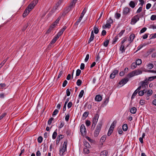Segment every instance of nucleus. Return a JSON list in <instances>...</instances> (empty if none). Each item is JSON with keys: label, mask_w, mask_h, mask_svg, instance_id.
Listing matches in <instances>:
<instances>
[{"label": "nucleus", "mask_w": 156, "mask_h": 156, "mask_svg": "<svg viewBox=\"0 0 156 156\" xmlns=\"http://www.w3.org/2000/svg\"><path fill=\"white\" fill-rule=\"evenodd\" d=\"M148 82L147 79H146L144 81H142L140 83V86L137 88L138 90H139L141 89H144L148 87Z\"/></svg>", "instance_id": "f257e3e1"}, {"label": "nucleus", "mask_w": 156, "mask_h": 156, "mask_svg": "<svg viewBox=\"0 0 156 156\" xmlns=\"http://www.w3.org/2000/svg\"><path fill=\"white\" fill-rule=\"evenodd\" d=\"M113 23V20L111 17H110L107 21L106 23L105 24L103 25L102 27L104 29L110 28L111 27V24Z\"/></svg>", "instance_id": "f03ea898"}, {"label": "nucleus", "mask_w": 156, "mask_h": 156, "mask_svg": "<svg viewBox=\"0 0 156 156\" xmlns=\"http://www.w3.org/2000/svg\"><path fill=\"white\" fill-rule=\"evenodd\" d=\"M131 9L130 8L126 7L123 8L122 11L123 16L124 17L129 15Z\"/></svg>", "instance_id": "7ed1b4c3"}, {"label": "nucleus", "mask_w": 156, "mask_h": 156, "mask_svg": "<svg viewBox=\"0 0 156 156\" xmlns=\"http://www.w3.org/2000/svg\"><path fill=\"white\" fill-rule=\"evenodd\" d=\"M38 0H34L28 5L27 8L29 11H31L37 4Z\"/></svg>", "instance_id": "20e7f679"}, {"label": "nucleus", "mask_w": 156, "mask_h": 156, "mask_svg": "<svg viewBox=\"0 0 156 156\" xmlns=\"http://www.w3.org/2000/svg\"><path fill=\"white\" fill-rule=\"evenodd\" d=\"M67 143V140H66L63 143L62 148L60 150V154L62 156L63 155L64 152L66 151Z\"/></svg>", "instance_id": "39448f33"}, {"label": "nucleus", "mask_w": 156, "mask_h": 156, "mask_svg": "<svg viewBox=\"0 0 156 156\" xmlns=\"http://www.w3.org/2000/svg\"><path fill=\"white\" fill-rule=\"evenodd\" d=\"M60 19V17H59L56 20L54 23H53L51 25V28L52 29L53 28H56L57 27V26H58L59 24V21Z\"/></svg>", "instance_id": "423d86ee"}, {"label": "nucleus", "mask_w": 156, "mask_h": 156, "mask_svg": "<svg viewBox=\"0 0 156 156\" xmlns=\"http://www.w3.org/2000/svg\"><path fill=\"white\" fill-rule=\"evenodd\" d=\"M116 122L114 121L111 124V125L109 129L108 133V136H109L112 133V132L113 131V130L115 126V125L116 123Z\"/></svg>", "instance_id": "0eeeda50"}, {"label": "nucleus", "mask_w": 156, "mask_h": 156, "mask_svg": "<svg viewBox=\"0 0 156 156\" xmlns=\"http://www.w3.org/2000/svg\"><path fill=\"white\" fill-rule=\"evenodd\" d=\"M75 4L76 3H74V2H72L70 3V5L66 8L65 12L67 13L70 11L74 7Z\"/></svg>", "instance_id": "6e6552de"}, {"label": "nucleus", "mask_w": 156, "mask_h": 156, "mask_svg": "<svg viewBox=\"0 0 156 156\" xmlns=\"http://www.w3.org/2000/svg\"><path fill=\"white\" fill-rule=\"evenodd\" d=\"M98 118L99 115L98 114H95L93 119L92 126H94V127L96 123L97 122Z\"/></svg>", "instance_id": "1a4fd4ad"}, {"label": "nucleus", "mask_w": 156, "mask_h": 156, "mask_svg": "<svg viewBox=\"0 0 156 156\" xmlns=\"http://www.w3.org/2000/svg\"><path fill=\"white\" fill-rule=\"evenodd\" d=\"M129 80V79L127 78H125L123 79L119 83V84L122 86L124 85Z\"/></svg>", "instance_id": "9d476101"}, {"label": "nucleus", "mask_w": 156, "mask_h": 156, "mask_svg": "<svg viewBox=\"0 0 156 156\" xmlns=\"http://www.w3.org/2000/svg\"><path fill=\"white\" fill-rule=\"evenodd\" d=\"M139 20V18L138 15H136L132 19L131 22L134 23H136Z\"/></svg>", "instance_id": "9b49d317"}, {"label": "nucleus", "mask_w": 156, "mask_h": 156, "mask_svg": "<svg viewBox=\"0 0 156 156\" xmlns=\"http://www.w3.org/2000/svg\"><path fill=\"white\" fill-rule=\"evenodd\" d=\"M118 70H114L111 74L110 76V78L112 79H113L115 77V75L118 73Z\"/></svg>", "instance_id": "f8f14e48"}, {"label": "nucleus", "mask_w": 156, "mask_h": 156, "mask_svg": "<svg viewBox=\"0 0 156 156\" xmlns=\"http://www.w3.org/2000/svg\"><path fill=\"white\" fill-rule=\"evenodd\" d=\"M80 132L81 133L83 134H84L86 132V128L84 125L83 124H82L80 128Z\"/></svg>", "instance_id": "ddd939ff"}, {"label": "nucleus", "mask_w": 156, "mask_h": 156, "mask_svg": "<svg viewBox=\"0 0 156 156\" xmlns=\"http://www.w3.org/2000/svg\"><path fill=\"white\" fill-rule=\"evenodd\" d=\"M142 90L138 91V94L140 96H143L144 93H146L147 92V90L144 89H142Z\"/></svg>", "instance_id": "4468645a"}, {"label": "nucleus", "mask_w": 156, "mask_h": 156, "mask_svg": "<svg viewBox=\"0 0 156 156\" xmlns=\"http://www.w3.org/2000/svg\"><path fill=\"white\" fill-rule=\"evenodd\" d=\"M30 12V11H29V10L26 8L23 14V17L24 18L26 17L29 13Z\"/></svg>", "instance_id": "2eb2a0df"}, {"label": "nucleus", "mask_w": 156, "mask_h": 156, "mask_svg": "<svg viewBox=\"0 0 156 156\" xmlns=\"http://www.w3.org/2000/svg\"><path fill=\"white\" fill-rule=\"evenodd\" d=\"M94 34L93 31L92 30L91 33L90 37L88 41V43H90L91 41H92L94 39Z\"/></svg>", "instance_id": "dca6fc26"}, {"label": "nucleus", "mask_w": 156, "mask_h": 156, "mask_svg": "<svg viewBox=\"0 0 156 156\" xmlns=\"http://www.w3.org/2000/svg\"><path fill=\"white\" fill-rule=\"evenodd\" d=\"M135 76L138 75L142 73V71L140 69L136 70L134 71Z\"/></svg>", "instance_id": "f3484780"}, {"label": "nucleus", "mask_w": 156, "mask_h": 156, "mask_svg": "<svg viewBox=\"0 0 156 156\" xmlns=\"http://www.w3.org/2000/svg\"><path fill=\"white\" fill-rule=\"evenodd\" d=\"M129 5L130 7L133 9L136 6L135 4L133 1H130L129 2Z\"/></svg>", "instance_id": "a211bd4d"}, {"label": "nucleus", "mask_w": 156, "mask_h": 156, "mask_svg": "<svg viewBox=\"0 0 156 156\" xmlns=\"http://www.w3.org/2000/svg\"><path fill=\"white\" fill-rule=\"evenodd\" d=\"M58 38L56 37H55L52 40L51 42L50 43V44H49V46L51 47L52 45H53V44H54L55 42L57 40Z\"/></svg>", "instance_id": "6ab92c4d"}, {"label": "nucleus", "mask_w": 156, "mask_h": 156, "mask_svg": "<svg viewBox=\"0 0 156 156\" xmlns=\"http://www.w3.org/2000/svg\"><path fill=\"white\" fill-rule=\"evenodd\" d=\"M102 126V123L101 122L99 123L98 124V125L96 127V130L99 131L100 132Z\"/></svg>", "instance_id": "aec40b11"}, {"label": "nucleus", "mask_w": 156, "mask_h": 156, "mask_svg": "<svg viewBox=\"0 0 156 156\" xmlns=\"http://www.w3.org/2000/svg\"><path fill=\"white\" fill-rule=\"evenodd\" d=\"M108 152L106 150H104L101 153V156H106L108 154Z\"/></svg>", "instance_id": "412c9836"}, {"label": "nucleus", "mask_w": 156, "mask_h": 156, "mask_svg": "<svg viewBox=\"0 0 156 156\" xmlns=\"http://www.w3.org/2000/svg\"><path fill=\"white\" fill-rule=\"evenodd\" d=\"M95 99L97 101H100L102 100V97L100 95H97L95 97Z\"/></svg>", "instance_id": "4be33fe9"}, {"label": "nucleus", "mask_w": 156, "mask_h": 156, "mask_svg": "<svg viewBox=\"0 0 156 156\" xmlns=\"http://www.w3.org/2000/svg\"><path fill=\"white\" fill-rule=\"evenodd\" d=\"M135 37V35L134 34H132L129 37V41H130L129 44L133 40Z\"/></svg>", "instance_id": "5701e85b"}, {"label": "nucleus", "mask_w": 156, "mask_h": 156, "mask_svg": "<svg viewBox=\"0 0 156 156\" xmlns=\"http://www.w3.org/2000/svg\"><path fill=\"white\" fill-rule=\"evenodd\" d=\"M139 91V90H138V89L137 88L136 90L134 92L133 94L132 97H131V99H133L136 95L137 93L138 92V91Z\"/></svg>", "instance_id": "b1692460"}, {"label": "nucleus", "mask_w": 156, "mask_h": 156, "mask_svg": "<svg viewBox=\"0 0 156 156\" xmlns=\"http://www.w3.org/2000/svg\"><path fill=\"white\" fill-rule=\"evenodd\" d=\"M135 76L134 73V71H132L131 72L129 73L127 76V77L129 78L132 77L133 76Z\"/></svg>", "instance_id": "393cba45"}, {"label": "nucleus", "mask_w": 156, "mask_h": 156, "mask_svg": "<svg viewBox=\"0 0 156 156\" xmlns=\"http://www.w3.org/2000/svg\"><path fill=\"white\" fill-rule=\"evenodd\" d=\"M136 111V109L135 107L132 108L130 110V112L132 114H135Z\"/></svg>", "instance_id": "a878e982"}, {"label": "nucleus", "mask_w": 156, "mask_h": 156, "mask_svg": "<svg viewBox=\"0 0 156 156\" xmlns=\"http://www.w3.org/2000/svg\"><path fill=\"white\" fill-rule=\"evenodd\" d=\"M30 25V23L29 22H27L23 27V29H29L30 28L29 26Z\"/></svg>", "instance_id": "bb28decb"}, {"label": "nucleus", "mask_w": 156, "mask_h": 156, "mask_svg": "<svg viewBox=\"0 0 156 156\" xmlns=\"http://www.w3.org/2000/svg\"><path fill=\"white\" fill-rule=\"evenodd\" d=\"M137 65L136 63L133 62L131 65V68L132 69H133L136 67Z\"/></svg>", "instance_id": "cd10ccee"}, {"label": "nucleus", "mask_w": 156, "mask_h": 156, "mask_svg": "<svg viewBox=\"0 0 156 156\" xmlns=\"http://www.w3.org/2000/svg\"><path fill=\"white\" fill-rule=\"evenodd\" d=\"M63 32L64 31L63 30H61L57 34L55 37L58 38L62 34Z\"/></svg>", "instance_id": "c85d7f7f"}, {"label": "nucleus", "mask_w": 156, "mask_h": 156, "mask_svg": "<svg viewBox=\"0 0 156 156\" xmlns=\"http://www.w3.org/2000/svg\"><path fill=\"white\" fill-rule=\"evenodd\" d=\"M69 98H67L66 99V101L65 102L64 106H63V110L64 111L66 110V104H67V103H68V102L69 101Z\"/></svg>", "instance_id": "c756f323"}, {"label": "nucleus", "mask_w": 156, "mask_h": 156, "mask_svg": "<svg viewBox=\"0 0 156 156\" xmlns=\"http://www.w3.org/2000/svg\"><path fill=\"white\" fill-rule=\"evenodd\" d=\"M121 15L120 13L116 12V13H115V18L117 19H119L121 17Z\"/></svg>", "instance_id": "7c9ffc66"}, {"label": "nucleus", "mask_w": 156, "mask_h": 156, "mask_svg": "<svg viewBox=\"0 0 156 156\" xmlns=\"http://www.w3.org/2000/svg\"><path fill=\"white\" fill-rule=\"evenodd\" d=\"M128 129L127 125L126 124H124L122 126V129L125 131H126Z\"/></svg>", "instance_id": "2f4dec72"}, {"label": "nucleus", "mask_w": 156, "mask_h": 156, "mask_svg": "<svg viewBox=\"0 0 156 156\" xmlns=\"http://www.w3.org/2000/svg\"><path fill=\"white\" fill-rule=\"evenodd\" d=\"M87 8L86 7H85L84 8L83 10L82 11V13L80 15L83 17L84 14H85V13H86V12L87 11Z\"/></svg>", "instance_id": "473e14b6"}, {"label": "nucleus", "mask_w": 156, "mask_h": 156, "mask_svg": "<svg viewBox=\"0 0 156 156\" xmlns=\"http://www.w3.org/2000/svg\"><path fill=\"white\" fill-rule=\"evenodd\" d=\"M147 68L149 69H151L154 67V65L151 63H149L147 65Z\"/></svg>", "instance_id": "72a5a7b5"}, {"label": "nucleus", "mask_w": 156, "mask_h": 156, "mask_svg": "<svg viewBox=\"0 0 156 156\" xmlns=\"http://www.w3.org/2000/svg\"><path fill=\"white\" fill-rule=\"evenodd\" d=\"M136 63L137 65H140L142 63V61L141 59H137L136 61Z\"/></svg>", "instance_id": "f704fd0d"}, {"label": "nucleus", "mask_w": 156, "mask_h": 156, "mask_svg": "<svg viewBox=\"0 0 156 156\" xmlns=\"http://www.w3.org/2000/svg\"><path fill=\"white\" fill-rule=\"evenodd\" d=\"M100 131L97 130H95L94 133V137H97Z\"/></svg>", "instance_id": "c9c22d12"}, {"label": "nucleus", "mask_w": 156, "mask_h": 156, "mask_svg": "<svg viewBox=\"0 0 156 156\" xmlns=\"http://www.w3.org/2000/svg\"><path fill=\"white\" fill-rule=\"evenodd\" d=\"M152 90H148L147 93L146 94L148 96H151L152 94Z\"/></svg>", "instance_id": "e433bc0d"}, {"label": "nucleus", "mask_w": 156, "mask_h": 156, "mask_svg": "<svg viewBox=\"0 0 156 156\" xmlns=\"http://www.w3.org/2000/svg\"><path fill=\"white\" fill-rule=\"evenodd\" d=\"M109 42V40H106L103 43V45L105 47H107Z\"/></svg>", "instance_id": "4c0bfd02"}, {"label": "nucleus", "mask_w": 156, "mask_h": 156, "mask_svg": "<svg viewBox=\"0 0 156 156\" xmlns=\"http://www.w3.org/2000/svg\"><path fill=\"white\" fill-rule=\"evenodd\" d=\"M83 151L85 153L88 154L89 153V150L88 148H85L83 149Z\"/></svg>", "instance_id": "58836bf2"}, {"label": "nucleus", "mask_w": 156, "mask_h": 156, "mask_svg": "<svg viewBox=\"0 0 156 156\" xmlns=\"http://www.w3.org/2000/svg\"><path fill=\"white\" fill-rule=\"evenodd\" d=\"M8 58H7L6 59L4 60L0 64V69L3 66L4 64L6 62Z\"/></svg>", "instance_id": "ea45409f"}, {"label": "nucleus", "mask_w": 156, "mask_h": 156, "mask_svg": "<svg viewBox=\"0 0 156 156\" xmlns=\"http://www.w3.org/2000/svg\"><path fill=\"white\" fill-rule=\"evenodd\" d=\"M88 112H85L83 115V117L84 118V119H85L88 115Z\"/></svg>", "instance_id": "a19ab883"}, {"label": "nucleus", "mask_w": 156, "mask_h": 156, "mask_svg": "<svg viewBox=\"0 0 156 156\" xmlns=\"http://www.w3.org/2000/svg\"><path fill=\"white\" fill-rule=\"evenodd\" d=\"M84 91L83 90H82L81 91L79 95V97L80 98H81L82 97L84 94Z\"/></svg>", "instance_id": "79ce46f5"}, {"label": "nucleus", "mask_w": 156, "mask_h": 156, "mask_svg": "<svg viewBox=\"0 0 156 156\" xmlns=\"http://www.w3.org/2000/svg\"><path fill=\"white\" fill-rule=\"evenodd\" d=\"M58 6H58V5L56 4L53 7L52 11L53 12H55V11L57 9Z\"/></svg>", "instance_id": "37998d69"}, {"label": "nucleus", "mask_w": 156, "mask_h": 156, "mask_svg": "<svg viewBox=\"0 0 156 156\" xmlns=\"http://www.w3.org/2000/svg\"><path fill=\"white\" fill-rule=\"evenodd\" d=\"M156 78V76L150 77H149L148 79L147 80L148 81H151L153 80L154 79Z\"/></svg>", "instance_id": "c03bdc74"}, {"label": "nucleus", "mask_w": 156, "mask_h": 156, "mask_svg": "<svg viewBox=\"0 0 156 156\" xmlns=\"http://www.w3.org/2000/svg\"><path fill=\"white\" fill-rule=\"evenodd\" d=\"M84 144L85 147L87 148H89L90 147L89 143L86 141L84 142Z\"/></svg>", "instance_id": "a18cd8bd"}, {"label": "nucleus", "mask_w": 156, "mask_h": 156, "mask_svg": "<svg viewBox=\"0 0 156 156\" xmlns=\"http://www.w3.org/2000/svg\"><path fill=\"white\" fill-rule=\"evenodd\" d=\"M83 16H80V18H79V19L77 20L76 21V23L78 24V23H79L80 22V21H81L82 19L83 18Z\"/></svg>", "instance_id": "49530a36"}, {"label": "nucleus", "mask_w": 156, "mask_h": 156, "mask_svg": "<svg viewBox=\"0 0 156 156\" xmlns=\"http://www.w3.org/2000/svg\"><path fill=\"white\" fill-rule=\"evenodd\" d=\"M120 49L121 51H122V52H124L125 50L124 46L123 44H122L121 46Z\"/></svg>", "instance_id": "de8ad7c7"}, {"label": "nucleus", "mask_w": 156, "mask_h": 156, "mask_svg": "<svg viewBox=\"0 0 156 156\" xmlns=\"http://www.w3.org/2000/svg\"><path fill=\"white\" fill-rule=\"evenodd\" d=\"M81 72V71L79 69H78L76 71V76H78L80 75Z\"/></svg>", "instance_id": "09e8293b"}, {"label": "nucleus", "mask_w": 156, "mask_h": 156, "mask_svg": "<svg viewBox=\"0 0 156 156\" xmlns=\"http://www.w3.org/2000/svg\"><path fill=\"white\" fill-rule=\"evenodd\" d=\"M43 140V138L42 136H40L37 138V141L38 143H41Z\"/></svg>", "instance_id": "8fccbe9b"}, {"label": "nucleus", "mask_w": 156, "mask_h": 156, "mask_svg": "<svg viewBox=\"0 0 156 156\" xmlns=\"http://www.w3.org/2000/svg\"><path fill=\"white\" fill-rule=\"evenodd\" d=\"M118 38L117 36L115 37V38L113 39L112 44H115L117 41Z\"/></svg>", "instance_id": "3c124183"}, {"label": "nucleus", "mask_w": 156, "mask_h": 156, "mask_svg": "<svg viewBox=\"0 0 156 156\" xmlns=\"http://www.w3.org/2000/svg\"><path fill=\"white\" fill-rule=\"evenodd\" d=\"M143 6H141L138 9H137V11L136 12V13H139L143 9Z\"/></svg>", "instance_id": "603ef678"}, {"label": "nucleus", "mask_w": 156, "mask_h": 156, "mask_svg": "<svg viewBox=\"0 0 156 156\" xmlns=\"http://www.w3.org/2000/svg\"><path fill=\"white\" fill-rule=\"evenodd\" d=\"M82 83V81L80 79H78L76 82V84L78 86H80Z\"/></svg>", "instance_id": "864d4df0"}, {"label": "nucleus", "mask_w": 156, "mask_h": 156, "mask_svg": "<svg viewBox=\"0 0 156 156\" xmlns=\"http://www.w3.org/2000/svg\"><path fill=\"white\" fill-rule=\"evenodd\" d=\"M106 135H104L102 136V137L101 138V140L102 142H104L106 138Z\"/></svg>", "instance_id": "5fc2aeb1"}, {"label": "nucleus", "mask_w": 156, "mask_h": 156, "mask_svg": "<svg viewBox=\"0 0 156 156\" xmlns=\"http://www.w3.org/2000/svg\"><path fill=\"white\" fill-rule=\"evenodd\" d=\"M57 135V133L56 131H55L52 135V137L53 139H55Z\"/></svg>", "instance_id": "6e6d98bb"}, {"label": "nucleus", "mask_w": 156, "mask_h": 156, "mask_svg": "<svg viewBox=\"0 0 156 156\" xmlns=\"http://www.w3.org/2000/svg\"><path fill=\"white\" fill-rule=\"evenodd\" d=\"M151 20H156V15H152L151 17Z\"/></svg>", "instance_id": "4d7b16f0"}, {"label": "nucleus", "mask_w": 156, "mask_h": 156, "mask_svg": "<svg viewBox=\"0 0 156 156\" xmlns=\"http://www.w3.org/2000/svg\"><path fill=\"white\" fill-rule=\"evenodd\" d=\"M54 120V118H50L48 121V124L49 125H50L52 122V121Z\"/></svg>", "instance_id": "13d9d810"}, {"label": "nucleus", "mask_w": 156, "mask_h": 156, "mask_svg": "<svg viewBox=\"0 0 156 156\" xmlns=\"http://www.w3.org/2000/svg\"><path fill=\"white\" fill-rule=\"evenodd\" d=\"M58 111L57 109H55L52 113V115H55L58 113Z\"/></svg>", "instance_id": "bf43d9fd"}, {"label": "nucleus", "mask_w": 156, "mask_h": 156, "mask_svg": "<svg viewBox=\"0 0 156 156\" xmlns=\"http://www.w3.org/2000/svg\"><path fill=\"white\" fill-rule=\"evenodd\" d=\"M151 6V4L150 3H148L146 5V9H149Z\"/></svg>", "instance_id": "052dcab7"}, {"label": "nucleus", "mask_w": 156, "mask_h": 156, "mask_svg": "<svg viewBox=\"0 0 156 156\" xmlns=\"http://www.w3.org/2000/svg\"><path fill=\"white\" fill-rule=\"evenodd\" d=\"M108 101H109V99L108 98H107L105 99V101H104L103 104L105 105H106L108 103Z\"/></svg>", "instance_id": "680f3d73"}, {"label": "nucleus", "mask_w": 156, "mask_h": 156, "mask_svg": "<svg viewBox=\"0 0 156 156\" xmlns=\"http://www.w3.org/2000/svg\"><path fill=\"white\" fill-rule=\"evenodd\" d=\"M57 138L58 139V143L60 140L63 138V135H59L58 136Z\"/></svg>", "instance_id": "e2e57ef3"}, {"label": "nucleus", "mask_w": 156, "mask_h": 156, "mask_svg": "<svg viewBox=\"0 0 156 156\" xmlns=\"http://www.w3.org/2000/svg\"><path fill=\"white\" fill-rule=\"evenodd\" d=\"M69 115L67 114L66 115L65 117V119L66 121L68 122L69 119Z\"/></svg>", "instance_id": "0e129e2a"}, {"label": "nucleus", "mask_w": 156, "mask_h": 156, "mask_svg": "<svg viewBox=\"0 0 156 156\" xmlns=\"http://www.w3.org/2000/svg\"><path fill=\"white\" fill-rule=\"evenodd\" d=\"M89 58V54H87L86 55V58L84 59L85 62H87L88 61V60Z\"/></svg>", "instance_id": "69168bd1"}, {"label": "nucleus", "mask_w": 156, "mask_h": 156, "mask_svg": "<svg viewBox=\"0 0 156 156\" xmlns=\"http://www.w3.org/2000/svg\"><path fill=\"white\" fill-rule=\"evenodd\" d=\"M72 103L71 102H69L68 103L67 105V107L68 108H71L72 105Z\"/></svg>", "instance_id": "338daca9"}, {"label": "nucleus", "mask_w": 156, "mask_h": 156, "mask_svg": "<svg viewBox=\"0 0 156 156\" xmlns=\"http://www.w3.org/2000/svg\"><path fill=\"white\" fill-rule=\"evenodd\" d=\"M67 83H68L67 81L66 80H65L64 81V82L63 83L62 87H65L66 86L67 84Z\"/></svg>", "instance_id": "774afa93"}]
</instances>
